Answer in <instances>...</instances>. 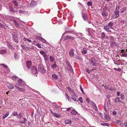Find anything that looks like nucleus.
Returning a JSON list of instances; mask_svg holds the SVG:
<instances>
[{
  "label": "nucleus",
  "instance_id": "1",
  "mask_svg": "<svg viewBox=\"0 0 127 127\" xmlns=\"http://www.w3.org/2000/svg\"><path fill=\"white\" fill-rule=\"evenodd\" d=\"M114 23L112 22H110L108 25L104 26V29L106 31L108 32H111V31L109 30L110 28L112 29V26L113 25Z\"/></svg>",
  "mask_w": 127,
  "mask_h": 127
},
{
  "label": "nucleus",
  "instance_id": "2",
  "mask_svg": "<svg viewBox=\"0 0 127 127\" xmlns=\"http://www.w3.org/2000/svg\"><path fill=\"white\" fill-rule=\"evenodd\" d=\"M39 71L42 74L45 73L46 70L42 64H40L38 66Z\"/></svg>",
  "mask_w": 127,
  "mask_h": 127
},
{
  "label": "nucleus",
  "instance_id": "3",
  "mask_svg": "<svg viewBox=\"0 0 127 127\" xmlns=\"http://www.w3.org/2000/svg\"><path fill=\"white\" fill-rule=\"evenodd\" d=\"M12 39L13 41L16 42L18 43V40L17 37V34L16 33L14 32L12 34Z\"/></svg>",
  "mask_w": 127,
  "mask_h": 127
},
{
  "label": "nucleus",
  "instance_id": "4",
  "mask_svg": "<svg viewBox=\"0 0 127 127\" xmlns=\"http://www.w3.org/2000/svg\"><path fill=\"white\" fill-rule=\"evenodd\" d=\"M70 94L71 95V97L72 99L75 101H78V96L74 92H72V93H70Z\"/></svg>",
  "mask_w": 127,
  "mask_h": 127
},
{
  "label": "nucleus",
  "instance_id": "5",
  "mask_svg": "<svg viewBox=\"0 0 127 127\" xmlns=\"http://www.w3.org/2000/svg\"><path fill=\"white\" fill-rule=\"evenodd\" d=\"M65 33H72L73 34H75L76 35V36H79L80 37L82 35V33H75L74 30H71L70 31H66L65 32Z\"/></svg>",
  "mask_w": 127,
  "mask_h": 127
},
{
  "label": "nucleus",
  "instance_id": "6",
  "mask_svg": "<svg viewBox=\"0 0 127 127\" xmlns=\"http://www.w3.org/2000/svg\"><path fill=\"white\" fill-rule=\"evenodd\" d=\"M31 74H37V71L36 68L34 66L32 67L31 70Z\"/></svg>",
  "mask_w": 127,
  "mask_h": 127
},
{
  "label": "nucleus",
  "instance_id": "7",
  "mask_svg": "<svg viewBox=\"0 0 127 127\" xmlns=\"http://www.w3.org/2000/svg\"><path fill=\"white\" fill-rule=\"evenodd\" d=\"M18 84L17 85L21 87H24V85L25 84V82L23 81L21 79H19L18 80Z\"/></svg>",
  "mask_w": 127,
  "mask_h": 127
},
{
  "label": "nucleus",
  "instance_id": "8",
  "mask_svg": "<svg viewBox=\"0 0 127 127\" xmlns=\"http://www.w3.org/2000/svg\"><path fill=\"white\" fill-rule=\"evenodd\" d=\"M89 61L91 64L94 66H95L96 64L95 62V60L93 58H91L89 59Z\"/></svg>",
  "mask_w": 127,
  "mask_h": 127
},
{
  "label": "nucleus",
  "instance_id": "9",
  "mask_svg": "<svg viewBox=\"0 0 127 127\" xmlns=\"http://www.w3.org/2000/svg\"><path fill=\"white\" fill-rule=\"evenodd\" d=\"M74 50L73 49H71L69 50V56L71 57H73L74 55Z\"/></svg>",
  "mask_w": 127,
  "mask_h": 127
},
{
  "label": "nucleus",
  "instance_id": "10",
  "mask_svg": "<svg viewBox=\"0 0 127 127\" xmlns=\"http://www.w3.org/2000/svg\"><path fill=\"white\" fill-rule=\"evenodd\" d=\"M53 106L56 109L59 110L61 109V106H58L55 103L53 102L52 104Z\"/></svg>",
  "mask_w": 127,
  "mask_h": 127
},
{
  "label": "nucleus",
  "instance_id": "11",
  "mask_svg": "<svg viewBox=\"0 0 127 127\" xmlns=\"http://www.w3.org/2000/svg\"><path fill=\"white\" fill-rule=\"evenodd\" d=\"M110 43L111 47L113 48L116 47L117 45V44L113 41H111Z\"/></svg>",
  "mask_w": 127,
  "mask_h": 127
},
{
  "label": "nucleus",
  "instance_id": "12",
  "mask_svg": "<svg viewBox=\"0 0 127 127\" xmlns=\"http://www.w3.org/2000/svg\"><path fill=\"white\" fill-rule=\"evenodd\" d=\"M9 11L12 13H14L18 12L17 11L15 10L11 6L9 7Z\"/></svg>",
  "mask_w": 127,
  "mask_h": 127
},
{
  "label": "nucleus",
  "instance_id": "13",
  "mask_svg": "<svg viewBox=\"0 0 127 127\" xmlns=\"http://www.w3.org/2000/svg\"><path fill=\"white\" fill-rule=\"evenodd\" d=\"M37 3V2L34 1H32L31 3L30 6L31 7H33L35 6Z\"/></svg>",
  "mask_w": 127,
  "mask_h": 127
},
{
  "label": "nucleus",
  "instance_id": "14",
  "mask_svg": "<svg viewBox=\"0 0 127 127\" xmlns=\"http://www.w3.org/2000/svg\"><path fill=\"white\" fill-rule=\"evenodd\" d=\"M27 66V68H30L32 65L31 62L30 61H28L26 63Z\"/></svg>",
  "mask_w": 127,
  "mask_h": 127
},
{
  "label": "nucleus",
  "instance_id": "15",
  "mask_svg": "<svg viewBox=\"0 0 127 127\" xmlns=\"http://www.w3.org/2000/svg\"><path fill=\"white\" fill-rule=\"evenodd\" d=\"M82 16L84 20H88V17L87 16V15L86 13H83L82 12Z\"/></svg>",
  "mask_w": 127,
  "mask_h": 127
},
{
  "label": "nucleus",
  "instance_id": "16",
  "mask_svg": "<svg viewBox=\"0 0 127 127\" xmlns=\"http://www.w3.org/2000/svg\"><path fill=\"white\" fill-rule=\"evenodd\" d=\"M37 38L44 43H46L47 42V41L45 39L41 37L38 36L37 37Z\"/></svg>",
  "mask_w": 127,
  "mask_h": 127
},
{
  "label": "nucleus",
  "instance_id": "17",
  "mask_svg": "<svg viewBox=\"0 0 127 127\" xmlns=\"http://www.w3.org/2000/svg\"><path fill=\"white\" fill-rule=\"evenodd\" d=\"M69 39L72 40H74L75 38L74 37H72L70 36L67 35L65 37L64 39L65 40H66L67 39Z\"/></svg>",
  "mask_w": 127,
  "mask_h": 127
},
{
  "label": "nucleus",
  "instance_id": "18",
  "mask_svg": "<svg viewBox=\"0 0 127 127\" xmlns=\"http://www.w3.org/2000/svg\"><path fill=\"white\" fill-rule=\"evenodd\" d=\"M91 104L92 105H93V107L95 110L96 111L98 110L97 107L93 101H91Z\"/></svg>",
  "mask_w": 127,
  "mask_h": 127
},
{
  "label": "nucleus",
  "instance_id": "19",
  "mask_svg": "<svg viewBox=\"0 0 127 127\" xmlns=\"http://www.w3.org/2000/svg\"><path fill=\"white\" fill-rule=\"evenodd\" d=\"M120 12H117V11H114L115 15L113 16L114 18H117L119 16V13Z\"/></svg>",
  "mask_w": 127,
  "mask_h": 127
},
{
  "label": "nucleus",
  "instance_id": "20",
  "mask_svg": "<svg viewBox=\"0 0 127 127\" xmlns=\"http://www.w3.org/2000/svg\"><path fill=\"white\" fill-rule=\"evenodd\" d=\"M88 50V48H84L83 49L82 51V52L83 54H86L87 53V51Z\"/></svg>",
  "mask_w": 127,
  "mask_h": 127
},
{
  "label": "nucleus",
  "instance_id": "21",
  "mask_svg": "<svg viewBox=\"0 0 127 127\" xmlns=\"http://www.w3.org/2000/svg\"><path fill=\"white\" fill-rule=\"evenodd\" d=\"M1 65L5 68V69L7 71V72H9L10 71L9 69L7 66L3 64H2Z\"/></svg>",
  "mask_w": 127,
  "mask_h": 127
},
{
  "label": "nucleus",
  "instance_id": "22",
  "mask_svg": "<svg viewBox=\"0 0 127 127\" xmlns=\"http://www.w3.org/2000/svg\"><path fill=\"white\" fill-rule=\"evenodd\" d=\"M9 114V112L8 111L6 112L5 113L4 116L2 117V119H4L7 117Z\"/></svg>",
  "mask_w": 127,
  "mask_h": 127
},
{
  "label": "nucleus",
  "instance_id": "23",
  "mask_svg": "<svg viewBox=\"0 0 127 127\" xmlns=\"http://www.w3.org/2000/svg\"><path fill=\"white\" fill-rule=\"evenodd\" d=\"M67 67H68L69 69L71 72L72 73H73V71L72 69V67L70 64H69L67 65Z\"/></svg>",
  "mask_w": 127,
  "mask_h": 127
},
{
  "label": "nucleus",
  "instance_id": "24",
  "mask_svg": "<svg viewBox=\"0 0 127 127\" xmlns=\"http://www.w3.org/2000/svg\"><path fill=\"white\" fill-rule=\"evenodd\" d=\"M101 14L103 16H106L108 15V14L107 12L102 11Z\"/></svg>",
  "mask_w": 127,
  "mask_h": 127
},
{
  "label": "nucleus",
  "instance_id": "25",
  "mask_svg": "<svg viewBox=\"0 0 127 127\" xmlns=\"http://www.w3.org/2000/svg\"><path fill=\"white\" fill-rule=\"evenodd\" d=\"M23 119H24L23 121H20L19 122V123H21V124H25L27 122V120L25 118H24Z\"/></svg>",
  "mask_w": 127,
  "mask_h": 127
},
{
  "label": "nucleus",
  "instance_id": "26",
  "mask_svg": "<svg viewBox=\"0 0 127 127\" xmlns=\"http://www.w3.org/2000/svg\"><path fill=\"white\" fill-rule=\"evenodd\" d=\"M64 123L66 124H70L71 123V121L70 120L67 119L65 121Z\"/></svg>",
  "mask_w": 127,
  "mask_h": 127
},
{
  "label": "nucleus",
  "instance_id": "27",
  "mask_svg": "<svg viewBox=\"0 0 127 127\" xmlns=\"http://www.w3.org/2000/svg\"><path fill=\"white\" fill-rule=\"evenodd\" d=\"M8 88L10 89H12L14 88V86L11 84H9L7 85Z\"/></svg>",
  "mask_w": 127,
  "mask_h": 127
},
{
  "label": "nucleus",
  "instance_id": "28",
  "mask_svg": "<svg viewBox=\"0 0 127 127\" xmlns=\"http://www.w3.org/2000/svg\"><path fill=\"white\" fill-rule=\"evenodd\" d=\"M71 113L74 115H76L78 114L77 112L74 110H72L71 111Z\"/></svg>",
  "mask_w": 127,
  "mask_h": 127
},
{
  "label": "nucleus",
  "instance_id": "29",
  "mask_svg": "<svg viewBox=\"0 0 127 127\" xmlns=\"http://www.w3.org/2000/svg\"><path fill=\"white\" fill-rule=\"evenodd\" d=\"M7 51L5 50H0V54L1 55L3 54L6 53Z\"/></svg>",
  "mask_w": 127,
  "mask_h": 127
},
{
  "label": "nucleus",
  "instance_id": "30",
  "mask_svg": "<svg viewBox=\"0 0 127 127\" xmlns=\"http://www.w3.org/2000/svg\"><path fill=\"white\" fill-rule=\"evenodd\" d=\"M57 65L56 63V62H55L54 64L51 65V67L52 69L55 68L57 67Z\"/></svg>",
  "mask_w": 127,
  "mask_h": 127
},
{
  "label": "nucleus",
  "instance_id": "31",
  "mask_svg": "<svg viewBox=\"0 0 127 127\" xmlns=\"http://www.w3.org/2000/svg\"><path fill=\"white\" fill-rule=\"evenodd\" d=\"M120 63L122 65H125L127 64V62L125 60H121Z\"/></svg>",
  "mask_w": 127,
  "mask_h": 127
},
{
  "label": "nucleus",
  "instance_id": "32",
  "mask_svg": "<svg viewBox=\"0 0 127 127\" xmlns=\"http://www.w3.org/2000/svg\"><path fill=\"white\" fill-rule=\"evenodd\" d=\"M101 125L103 126H109L110 124L109 123H101Z\"/></svg>",
  "mask_w": 127,
  "mask_h": 127
},
{
  "label": "nucleus",
  "instance_id": "33",
  "mask_svg": "<svg viewBox=\"0 0 127 127\" xmlns=\"http://www.w3.org/2000/svg\"><path fill=\"white\" fill-rule=\"evenodd\" d=\"M14 57L15 59L16 60H17L18 59L19 56L17 53L15 52L14 54Z\"/></svg>",
  "mask_w": 127,
  "mask_h": 127
},
{
  "label": "nucleus",
  "instance_id": "34",
  "mask_svg": "<svg viewBox=\"0 0 127 127\" xmlns=\"http://www.w3.org/2000/svg\"><path fill=\"white\" fill-rule=\"evenodd\" d=\"M54 116L56 117L59 118L60 117V114H58L56 113H54Z\"/></svg>",
  "mask_w": 127,
  "mask_h": 127
},
{
  "label": "nucleus",
  "instance_id": "35",
  "mask_svg": "<svg viewBox=\"0 0 127 127\" xmlns=\"http://www.w3.org/2000/svg\"><path fill=\"white\" fill-rule=\"evenodd\" d=\"M13 22L17 27H19V25L18 23V22L16 20H14L13 21Z\"/></svg>",
  "mask_w": 127,
  "mask_h": 127
},
{
  "label": "nucleus",
  "instance_id": "36",
  "mask_svg": "<svg viewBox=\"0 0 127 127\" xmlns=\"http://www.w3.org/2000/svg\"><path fill=\"white\" fill-rule=\"evenodd\" d=\"M65 94L66 98L70 102L71 101V100L69 96L67 95V94L66 93H65Z\"/></svg>",
  "mask_w": 127,
  "mask_h": 127
},
{
  "label": "nucleus",
  "instance_id": "37",
  "mask_svg": "<svg viewBox=\"0 0 127 127\" xmlns=\"http://www.w3.org/2000/svg\"><path fill=\"white\" fill-rule=\"evenodd\" d=\"M119 97H117L114 99V101L116 102H121V101L119 99Z\"/></svg>",
  "mask_w": 127,
  "mask_h": 127
},
{
  "label": "nucleus",
  "instance_id": "38",
  "mask_svg": "<svg viewBox=\"0 0 127 127\" xmlns=\"http://www.w3.org/2000/svg\"><path fill=\"white\" fill-rule=\"evenodd\" d=\"M52 78L55 79H58V77L57 75L55 74L52 75Z\"/></svg>",
  "mask_w": 127,
  "mask_h": 127
},
{
  "label": "nucleus",
  "instance_id": "39",
  "mask_svg": "<svg viewBox=\"0 0 127 127\" xmlns=\"http://www.w3.org/2000/svg\"><path fill=\"white\" fill-rule=\"evenodd\" d=\"M13 3L14 4L15 6H17L18 5V4L17 2L15 0H13L12 1Z\"/></svg>",
  "mask_w": 127,
  "mask_h": 127
},
{
  "label": "nucleus",
  "instance_id": "40",
  "mask_svg": "<svg viewBox=\"0 0 127 127\" xmlns=\"http://www.w3.org/2000/svg\"><path fill=\"white\" fill-rule=\"evenodd\" d=\"M119 6H116L114 11L120 12V11H119Z\"/></svg>",
  "mask_w": 127,
  "mask_h": 127
},
{
  "label": "nucleus",
  "instance_id": "41",
  "mask_svg": "<svg viewBox=\"0 0 127 127\" xmlns=\"http://www.w3.org/2000/svg\"><path fill=\"white\" fill-rule=\"evenodd\" d=\"M18 90L20 92H24L25 91V90L24 89L20 88H19Z\"/></svg>",
  "mask_w": 127,
  "mask_h": 127
},
{
  "label": "nucleus",
  "instance_id": "42",
  "mask_svg": "<svg viewBox=\"0 0 127 127\" xmlns=\"http://www.w3.org/2000/svg\"><path fill=\"white\" fill-rule=\"evenodd\" d=\"M108 11H109L108 10H107V7L106 6H105L103 8V11H106L107 12Z\"/></svg>",
  "mask_w": 127,
  "mask_h": 127
},
{
  "label": "nucleus",
  "instance_id": "43",
  "mask_svg": "<svg viewBox=\"0 0 127 127\" xmlns=\"http://www.w3.org/2000/svg\"><path fill=\"white\" fill-rule=\"evenodd\" d=\"M22 114L21 113H20L18 115H17V118L18 119H20L22 117Z\"/></svg>",
  "mask_w": 127,
  "mask_h": 127
},
{
  "label": "nucleus",
  "instance_id": "44",
  "mask_svg": "<svg viewBox=\"0 0 127 127\" xmlns=\"http://www.w3.org/2000/svg\"><path fill=\"white\" fill-rule=\"evenodd\" d=\"M111 103V101L110 100H109L107 101V106L108 107H109L110 106V105Z\"/></svg>",
  "mask_w": 127,
  "mask_h": 127
},
{
  "label": "nucleus",
  "instance_id": "45",
  "mask_svg": "<svg viewBox=\"0 0 127 127\" xmlns=\"http://www.w3.org/2000/svg\"><path fill=\"white\" fill-rule=\"evenodd\" d=\"M101 36L102 38H104L105 37V35L103 32H102L101 34Z\"/></svg>",
  "mask_w": 127,
  "mask_h": 127
},
{
  "label": "nucleus",
  "instance_id": "46",
  "mask_svg": "<svg viewBox=\"0 0 127 127\" xmlns=\"http://www.w3.org/2000/svg\"><path fill=\"white\" fill-rule=\"evenodd\" d=\"M43 57L44 58L45 61H47L48 59L47 56L46 55V54H45L43 55Z\"/></svg>",
  "mask_w": 127,
  "mask_h": 127
},
{
  "label": "nucleus",
  "instance_id": "47",
  "mask_svg": "<svg viewBox=\"0 0 127 127\" xmlns=\"http://www.w3.org/2000/svg\"><path fill=\"white\" fill-rule=\"evenodd\" d=\"M126 7L123 8H122V10L121 11V13H123L125 10H126Z\"/></svg>",
  "mask_w": 127,
  "mask_h": 127
},
{
  "label": "nucleus",
  "instance_id": "48",
  "mask_svg": "<svg viewBox=\"0 0 127 127\" xmlns=\"http://www.w3.org/2000/svg\"><path fill=\"white\" fill-rule=\"evenodd\" d=\"M18 114V113L17 112L15 111L13 112L12 115L14 116H16Z\"/></svg>",
  "mask_w": 127,
  "mask_h": 127
},
{
  "label": "nucleus",
  "instance_id": "49",
  "mask_svg": "<svg viewBox=\"0 0 127 127\" xmlns=\"http://www.w3.org/2000/svg\"><path fill=\"white\" fill-rule=\"evenodd\" d=\"M67 89L68 90L69 93H72V92H74L73 91H72L71 90V89L69 87H67Z\"/></svg>",
  "mask_w": 127,
  "mask_h": 127
},
{
  "label": "nucleus",
  "instance_id": "50",
  "mask_svg": "<svg viewBox=\"0 0 127 127\" xmlns=\"http://www.w3.org/2000/svg\"><path fill=\"white\" fill-rule=\"evenodd\" d=\"M49 58L50 61L52 62H53L54 60V58L52 56H50L49 57Z\"/></svg>",
  "mask_w": 127,
  "mask_h": 127
},
{
  "label": "nucleus",
  "instance_id": "51",
  "mask_svg": "<svg viewBox=\"0 0 127 127\" xmlns=\"http://www.w3.org/2000/svg\"><path fill=\"white\" fill-rule=\"evenodd\" d=\"M7 46H8L11 49H12L13 48V47H12V46L10 45V43L8 44Z\"/></svg>",
  "mask_w": 127,
  "mask_h": 127
},
{
  "label": "nucleus",
  "instance_id": "52",
  "mask_svg": "<svg viewBox=\"0 0 127 127\" xmlns=\"http://www.w3.org/2000/svg\"><path fill=\"white\" fill-rule=\"evenodd\" d=\"M87 5L89 6H91L92 5V3L90 1H89L87 3Z\"/></svg>",
  "mask_w": 127,
  "mask_h": 127
},
{
  "label": "nucleus",
  "instance_id": "53",
  "mask_svg": "<svg viewBox=\"0 0 127 127\" xmlns=\"http://www.w3.org/2000/svg\"><path fill=\"white\" fill-rule=\"evenodd\" d=\"M75 58L76 59H81V56L79 55H77L76 56Z\"/></svg>",
  "mask_w": 127,
  "mask_h": 127
},
{
  "label": "nucleus",
  "instance_id": "54",
  "mask_svg": "<svg viewBox=\"0 0 127 127\" xmlns=\"http://www.w3.org/2000/svg\"><path fill=\"white\" fill-rule=\"evenodd\" d=\"M114 69L116 71H118L119 72H120L121 71V69L120 68H114Z\"/></svg>",
  "mask_w": 127,
  "mask_h": 127
},
{
  "label": "nucleus",
  "instance_id": "55",
  "mask_svg": "<svg viewBox=\"0 0 127 127\" xmlns=\"http://www.w3.org/2000/svg\"><path fill=\"white\" fill-rule=\"evenodd\" d=\"M79 100L80 102L82 103L83 102V100L82 98V97H80L78 99V100Z\"/></svg>",
  "mask_w": 127,
  "mask_h": 127
},
{
  "label": "nucleus",
  "instance_id": "56",
  "mask_svg": "<svg viewBox=\"0 0 127 127\" xmlns=\"http://www.w3.org/2000/svg\"><path fill=\"white\" fill-rule=\"evenodd\" d=\"M40 53L42 55L46 54L43 51H41L40 52Z\"/></svg>",
  "mask_w": 127,
  "mask_h": 127
},
{
  "label": "nucleus",
  "instance_id": "57",
  "mask_svg": "<svg viewBox=\"0 0 127 127\" xmlns=\"http://www.w3.org/2000/svg\"><path fill=\"white\" fill-rule=\"evenodd\" d=\"M12 79L13 80H17L18 79V77L16 76H13Z\"/></svg>",
  "mask_w": 127,
  "mask_h": 127
},
{
  "label": "nucleus",
  "instance_id": "58",
  "mask_svg": "<svg viewBox=\"0 0 127 127\" xmlns=\"http://www.w3.org/2000/svg\"><path fill=\"white\" fill-rule=\"evenodd\" d=\"M109 38L111 41H113L114 40V38L112 36H109Z\"/></svg>",
  "mask_w": 127,
  "mask_h": 127
},
{
  "label": "nucleus",
  "instance_id": "59",
  "mask_svg": "<svg viewBox=\"0 0 127 127\" xmlns=\"http://www.w3.org/2000/svg\"><path fill=\"white\" fill-rule=\"evenodd\" d=\"M105 119L107 120H109L110 118L108 116V115H107L106 114H105Z\"/></svg>",
  "mask_w": 127,
  "mask_h": 127
},
{
  "label": "nucleus",
  "instance_id": "60",
  "mask_svg": "<svg viewBox=\"0 0 127 127\" xmlns=\"http://www.w3.org/2000/svg\"><path fill=\"white\" fill-rule=\"evenodd\" d=\"M112 115H115L117 114V112L115 111H113L112 112Z\"/></svg>",
  "mask_w": 127,
  "mask_h": 127
},
{
  "label": "nucleus",
  "instance_id": "61",
  "mask_svg": "<svg viewBox=\"0 0 127 127\" xmlns=\"http://www.w3.org/2000/svg\"><path fill=\"white\" fill-rule=\"evenodd\" d=\"M121 100H123L124 99V96L122 94H121Z\"/></svg>",
  "mask_w": 127,
  "mask_h": 127
},
{
  "label": "nucleus",
  "instance_id": "62",
  "mask_svg": "<svg viewBox=\"0 0 127 127\" xmlns=\"http://www.w3.org/2000/svg\"><path fill=\"white\" fill-rule=\"evenodd\" d=\"M21 48H22V49H26L27 48H28V47H25V46L24 45H21Z\"/></svg>",
  "mask_w": 127,
  "mask_h": 127
},
{
  "label": "nucleus",
  "instance_id": "63",
  "mask_svg": "<svg viewBox=\"0 0 127 127\" xmlns=\"http://www.w3.org/2000/svg\"><path fill=\"white\" fill-rule=\"evenodd\" d=\"M36 46H37V47L38 48H41V45H40V44L39 43H37V44L36 45Z\"/></svg>",
  "mask_w": 127,
  "mask_h": 127
},
{
  "label": "nucleus",
  "instance_id": "64",
  "mask_svg": "<svg viewBox=\"0 0 127 127\" xmlns=\"http://www.w3.org/2000/svg\"><path fill=\"white\" fill-rule=\"evenodd\" d=\"M122 56L125 57H126L127 56V54L124 53L122 54Z\"/></svg>",
  "mask_w": 127,
  "mask_h": 127
}]
</instances>
